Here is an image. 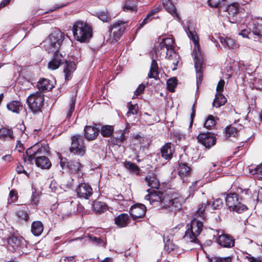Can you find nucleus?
Masks as SVG:
<instances>
[{
  "label": "nucleus",
  "mask_w": 262,
  "mask_h": 262,
  "mask_svg": "<svg viewBox=\"0 0 262 262\" xmlns=\"http://www.w3.org/2000/svg\"><path fill=\"white\" fill-rule=\"evenodd\" d=\"M45 151L46 149L44 147L38 148L37 146L28 148L26 150V156L24 157V161L32 163L34 160L37 167L41 169H49L52 164L49 158L46 156L40 155Z\"/></svg>",
  "instance_id": "obj_2"
},
{
  "label": "nucleus",
  "mask_w": 262,
  "mask_h": 262,
  "mask_svg": "<svg viewBox=\"0 0 262 262\" xmlns=\"http://www.w3.org/2000/svg\"><path fill=\"white\" fill-rule=\"evenodd\" d=\"M84 136L88 140H93L97 137L99 130L97 127L91 126H86L84 129Z\"/></svg>",
  "instance_id": "obj_25"
},
{
  "label": "nucleus",
  "mask_w": 262,
  "mask_h": 262,
  "mask_svg": "<svg viewBox=\"0 0 262 262\" xmlns=\"http://www.w3.org/2000/svg\"><path fill=\"white\" fill-rule=\"evenodd\" d=\"M72 32L74 38L80 42H86L93 37L91 25L83 21H77L73 26Z\"/></svg>",
  "instance_id": "obj_3"
},
{
  "label": "nucleus",
  "mask_w": 262,
  "mask_h": 262,
  "mask_svg": "<svg viewBox=\"0 0 262 262\" xmlns=\"http://www.w3.org/2000/svg\"><path fill=\"white\" fill-rule=\"evenodd\" d=\"M158 66L157 61L153 59L151 61L149 73L148 74V77L149 78L156 79L158 76Z\"/></svg>",
  "instance_id": "obj_38"
},
{
  "label": "nucleus",
  "mask_w": 262,
  "mask_h": 262,
  "mask_svg": "<svg viewBox=\"0 0 262 262\" xmlns=\"http://www.w3.org/2000/svg\"><path fill=\"white\" fill-rule=\"evenodd\" d=\"M145 181L147 185L152 188L158 189L160 182L154 174H148L145 178Z\"/></svg>",
  "instance_id": "obj_31"
},
{
  "label": "nucleus",
  "mask_w": 262,
  "mask_h": 262,
  "mask_svg": "<svg viewBox=\"0 0 262 262\" xmlns=\"http://www.w3.org/2000/svg\"><path fill=\"white\" fill-rule=\"evenodd\" d=\"M162 2L165 10L173 16L177 17L179 19V15L173 4L170 0H162Z\"/></svg>",
  "instance_id": "obj_30"
},
{
  "label": "nucleus",
  "mask_w": 262,
  "mask_h": 262,
  "mask_svg": "<svg viewBox=\"0 0 262 262\" xmlns=\"http://www.w3.org/2000/svg\"><path fill=\"white\" fill-rule=\"evenodd\" d=\"M7 137L10 139L13 138L12 130L5 127L0 129V139Z\"/></svg>",
  "instance_id": "obj_45"
},
{
  "label": "nucleus",
  "mask_w": 262,
  "mask_h": 262,
  "mask_svg": "<svg viewBox=\"0 0 262 262\" xmlns=\"http://www.w3.org/2000/svg\"><path fill=\"white\" fill-rule=\"evenodd\" d=\"M223 206V201L221 199H217L215 201H213L212 204H210L207 202L206 204H202L200 206L197 211H196L195 215L196 216H200L202 217L203 219L204 217V211L205 209L208 211H211L214 209H219Z\"/></svg>",
  "instance_id": "obj_11"
},
{
  "label": "nucleus",
  "mask_w": 262,
  "mask_h": 262,
  "mask_svg": "<svg viewBox=\"0 0 262 262\" xmlns=\"http://www.w3.org/2000/svg\"><path fill=\"white\" fill-rule=\"evenodd\" d=\"M151 20V16L148 13L146 17L139 24V26L137 30L140 29L142 27H143L145 24L148 23L149 21Z\"/></svg>",
  "instance_id": "obj_57"
},
{
  "label": "nucleus",
  "mask_w": 262,
  "mask_h": 262,
  "mask_svg": "<svg viewBox=\"0 0 262 262\" xmlns=\"http://www.w3.org/2000/svg\"><path fill=\"white\" fill-rule=\"evenodd\" d=\"M178 172L181 177L187 176L190 172V168L186 163H180Z\"/></svg>",
  "instance_id": "obj_42"
},
{
  "label": "nucleus",
  "mask_w": 262,
  "mask_h": 262,
  "mask_svg": "<svg viewBox=\"0 0 262 262\" xmlns=\"http://www.w3.org/2000/svg\"><path fill=\"white\" fill-rule=\"evenodd\" d=\"M127 107L128 108L127 114L135 115L137 114L138 107L137 104H133L131 102H128L127 103Z\"/></svg>",
  "instance_id": "obj_52"
},
{
  "label": "nucleus",
  "mask_w": 262,
  "mask_h": 262,
  "mask_svg": "<svg viewBox=\"0 0 262 262\" xmlns=\"http://www.w3.org/2000/svg\"><path fill=\"white\" fill-rule=\"evenodd\" d=\"M76 96H74L71 98L67 109L66 118L69 119L75 110Z\"/></svg>",
  "instance_id": "obj_41"
},
{
  "label": "nucleus",
  "mask_w": 262,
  "mask_h": 262,
  "mask_svg": "<svg viewBox=\"0 0 262 262\" xmlns=\"http://www.w3.org/2000/svg\"><path fill=\"white\" fill-rule=\"evenodd\" d=\"M43 225L41 222H33L31 226V231L35 236L40 235L43 231Z\"/></svg>",
  "instance_id": "obj_36"
},
{
  "label": "nucleus",
  "mask_w": 262,
  "mask_h": 262,
  "mask_svg": "<svg viewBox=\"0 0 262 262\" xmlns=\"http://www.w3.org/2000/svg\"><path fill=\"white\" fill-rule=\"evenodd\" d=\"M60 165L63 170H69L71 173L78 172L81 167V165L78 161H68L66 158H60Z\"/></svg>",
  "instance_id": "obj_12"
},
{
  "label": "nucleus",
  "mask_w": 262,
  "mask_h": 262,
  "mask_svg": "<svg viewBox=\"0 0 262 262\" xmlns=\"http://www.w3.org/2000/svg\"><path fill=\"white\" fill-rule=\"evenodd\" d=\"M238 9V4L237 3H233L228 6L227 11L228 12V17L230 22L234 23L236 21Z\"/></svg>",
  "instance_id": "obj_21"
},
{
  "label": "nucleus",
  "mask_w": 262,
  "mask_h": 262,
  "mask_svg": "<svg viewBox=\"0 0 262 262\" xmlns=\"http://www.w3.org/2000/svg\"><path fill=\"white\" fill-rule=\"evenodd\" d=\"M148 193L145 196V200L155 207L177 211L181 208L184 199L178 194H164L160 191L148 190Z\"/></svg>",
  "instance_id": "obj_1"
},
{
  "label": "nucleus",
  "mask_w": 262,
  "mask_h": 262,
  "mask_svg": "<svg viewBox=\"0 0 262 262\" xmlns=\"http://www.w3.org/2000/svg\"><path fill=\"white\" fill-rule=\"evenodd\" d=\"M145 85L144 84H140L138 86V88L135 91V94L133 97L135 96L137 97L139 95L142 93L145 89Z\"/></svg>",
  "instance_id": "obj_58"
},
{
  "label": "nucleus",
  "mask_w": 262,
  "mask_h": 262,
  "mask_svg": "<svg viewBox=\"0 0 262 262\" xmlns=\"http://www.w3.org/2000/svg\"><path fill=\"white\" fill-rule=\"evenodd\" d=\"M161 8L160 6L155 7L153 9H152L149 12V14L151 16H154L155 14L160 11Z\"/></svg>",
  "instance_id": "obj_62"
},
{
  "label": "nucleus",
  "mask_w": 262,
  "mask_h": 262,
  "mask_svg": "<svg viewBox=\"0 0 262 262\" xmlns=\"http://www.w3.org/2000/svg\"><path fill=\"white\" fill-rule=\"evenodd\" d=\"M226 101V98L222 94V93H219L216 94L215 98L212 103V104L213 106L219 107L224 105Z\"/></svg>",
  "instance_id": "obj_39"
},
{
  "label": "nucleus",
  "mask_w": 262,
  "mask_h": 262,
  "mask_svg": "<svg viewBox=\"0 0 262 262\" xmlns=\"http://www.w3.org/2000/svg\"><path fill=\"white\" fill-rule=\"evenodd\" d=\"M37 87L39 91L44 92L51 90L53 85L49 79L42 78L38 82Z\"/></svg>",
  "instance_id": "obj_33"
},
{
  "label": "nucleus",
  "mask_w": 262,
  "mask_h": 262,
  "mask_svg": "<svg viewBox=\"0 0 262 262\" xmlns=\"http://www.w3.org/2000/svg\"><path fill=\"white\" fill-rule=\"evenodd\" d=\"M151 20V16L148 13L146 17L139 24V26L137 30L140 29L142 27H143L145 24L148 23L149 21Z\"/></svg>",
  "instance_id": "obj_55"
},
{
  "label": "nucleus",
  "mask_w": 262,
  "mask_h": 262,
  "mask_svg": "<svg viewBox=\"0 0 262 262\" xmlns=\"http://www.w3.org/2000/svg\"><path fill=\"white\" fill-rule=\"evenodd\" d=\"M88 237L89 240H90L92 243L95 244L96 245H101L102 246L105 245L104 242L102 241V239L100 237H97L92 234H88L86 236Z\"/></svg>",
  "instance_id": "obj_46"
},
{
  "label": "nucleus",
  "mask_w": 262,
  "mask_h": 262,
  "mask_svg": "<svg viewBox=\"0 0 262 262\" xmlns=\"http://www.w3.org/2000/svg\"><path fill=\"white\" fill-rule=\"evenodd\" d=\"M250 29H244L241 31L239 34L245 38H249V35L251 34Z\"/></svg>",
  "instance_id": "obj_61"
},
{
  "label": "nucleus",
  "mask_w": 262,
  "mask_h": 262,
  "mask_svg": "<svg viewBox=\"0 0 262 262\" xmlns=\"http://www.w3.org/2000/svg\"><path fill=\"white\" fill-rule=\"evenodd\" d=\"M126 130L127 127L123 130H120L116 132L115 136L112 139V143L114 145H120L125 140V134Z\"/></svg>",
  "instance_id": "obj_28"
},
{
  "label": "nucleus",
  "mask_w": 262,
  "mask_h": 262,
  "mask_svg": "<svg viewBox=\"0 0 262 262\" xmlns=\"http://www.w3.org/2000/svg\"><path fill=\"white\" fill-rule=\"evenodd\" d=\"M224 85L225 81L224 80H221L219 81L216 87V93H222L223 91Z\"/></svg>",
  "instance_id": "obj_60"
},
{
  "label": "nucleus",
  "mask_w": 262,
  "mask_h": 262,
  "mask_svg": "<svg viewBox=\"0 0 262 262\" xmlns=\"http://www.w3.org/2000/svg\"><path fill=\"white\" fill-rule=\"evenodd\" d=\"M64 260L65 262H76V259L74 256L65 257Z\"/></svg>",
  "instance_id": "obj_64"
},
{
  "label": "nucleus",
  "mask_w": 262,
  "mask_h": 262,
  "mask_svg": "<svg viewBox=\"0 0 262 262\" xmlns=\"http://www.w3.org/2000/svg\"><path fill=\"white\" fill-rule=\"evenodd\" d=\"M165 53H166L165 57L167 59H168L169 60H172L174 58L175 59V60L172 62L174 66V67L172 68V70H176L177 68H176V66L177 65L179 61L177 58V55L176 52L174 51V47L168 49V50L165 51Z\"/></svg>",
  "instance_id": "obj_35"
},
{
  "label": "nucleus",
  "mask_w": 262,
  "mask_h": 262,
  "mask_svg": "<svg viewBox=\"0 0 262 262\" xmlns=\"http://www.w3.org/2000/svg\"><path fill=\"white\" fill-rule=\"evenodd\" d=\"M71 146L70 150L71 152L83 156L85 152V147L84 145V138L82 136L75 135L71 137Z\"/></svg>",
  "instance_id": "obj_8"
},
{
  "label": "nucleus",
  "mask_w": 262,
  "mask_h": 262,
  "mask_svg": "<svg viewBox=\"0 0 262 262\" xmlns=\"http://www.w3.org/2000/svg\"><path fill=\"white\" fill-rule=\"evenodd\" d=\"M177 84V80L176 77L169 79L167 81V86L168 90L171 92L174 91L175 87Z\"/></svg>",
  "instance_id": "obj_47"
},
{
  "label": "nucleus",
  "mask_w": 262,
  "mask_h": 262,
  "mask_svg": "<svg viewBox=\"0 0 262 262\" xmlns=\"http://www.w3.org/2000/svg\"><path fill=\"white\" fill-rule=\"evenodd\" d=\"M151 20V16L148 13L146 17L139 24V26L137 30L140 29L142 27H143L145 24L148 23L149 21Z\"/></svg>",
  "instance_id": "obj_56"
},
{
  "label": "nucleus",
  "mask_w": 262,
  "mask_h": 262,
  "mask_svg": "<svg viewBox=\"0 0 262 262\" xmlns=\"http://www.w3.org/2000/svg\"><path fill=\"white\" fill-rule=\"evenodd\" d=\"M208 262H221V257L213 256L208 257Z\"/></svg>",
  "instance_id": "obj_63"
},
{
  "label": "nucleus",
  "mask_w": 262,
  "mask_h": 262,
  "mask_svg": "<svg viewBox=\"0 0 262 262\" xmlns=\"http://www.w3.org/2000/svg\"><path fill=\"white\" fill-rule=\"evenodd\" d=\"M251 30L257 38L262 37V18H257L253 22Z\"/></svg>",
  "instance_id": "obj_26"
},
{
  "label": "nucleus",
  "mask_w": 262,
  "mask_h": 262,
  "mask_svg": "<svg viewBox=\"0 0 262 262\" xmlns=\"http://www.w3.org/2000/svg\"><path fill=\"white\" fill-rule=\"evenodd\" d=\"M243 126L241 124H234L227 126L225 129L226 136L227 137H237Z\"/></svg>",
  "instance_id": "obj_22"
},
{
  "label": "nucleus",
  "mask_w": 262,
  "mask_h": 262,
  "mask_svg": "<svg viewBox=\"0 0 262 262\" xmlns=\"http://www.w3.org/2000/svg\"><path fill=\"white\" fill-rule=\"evenodd\" d=\"M7 108L13 113L19 114L23 110V105L21 101L14 100L7 103Z\"/></svg>",
  "instance_id": "obj_29"
},
{
  "label": "nucleus",
  "mask_w": 262,
  "mask_h": 262,
  "mask_svg": "<svg viewBox=\"0 0 262 262\" xmlns=\"http://www.w3.org/2000/svg\"><path fill=\"white\" fill-rule=\"evenodd\" d=\"M242 201V200L238 201L235 205H234L232 208V210L233 211L238 213H242V212H244V211H246L248 209L247 206L241 203Z\"/></svg>",
  "instance_id": "obj_44"
},
{
  "label": "nucleus",
  "mask_w": 262,
  "mask_h": 262,
  "mask_svg": "<svg viewBox=\"0 0 262 262\" xmlns=\"http://www.w3.org/2000/svg\"><path fill=\"white\" fill-rule=\"evenodd\" d=\"M174 47V40L172 38L167 37L162 39L160 42L157 49L160 54L165 53V51Z\"/></svg>",
  "instance_id": "obj_19"
},
{
  "label": "nucleus",
  "mask_w": 262,
  "mask_h": 262,
  "mask_svg": "<svg viewBox=\"0 0 262 262\" xmlns=\"http://www.w3.org/2000/svg\"><path fill=\"white\" fill-rule=\"evenodd\" d=\"M237 257L240 262H262V259L251 256L247 252H242Z\"/></svg>",
  "instance_id": "obj_34"
},
{
  "label": "nucleus",
  "mask_w": 262,
  "mask_h": 262,
  "mask_svg": "<svg viewBox=\"0 0 262 262\" xmlns=\"http://www.w3.org/2000/svg\"><path fill=\"white\" fill-rule=\"evenodd\" d=\"M76 191L78 197L86 199L93 192L91 186L85 183L80 184L76 188Z\"/></svg>",
  "instance_id": "obj_15"
},
{
  "label": "nucleus",
  "mask_w": 262,
  "mask_h": 262,
  "mask_svg": "<svg viewBox=\"0 0 262 262\" xmlns=\"http://www.w3.org/2000/svg\"><path fill=\"white\" fill-rule=\"evenodd\" d=\"M220 40V42L225 48L236 50L238 47V45L235 42V41L230 38L221 37Z\"/></svg>",
  "instance_id": "obj_32"
},
{
  "label": "nucleus",
  "mask_w": 262,
  "mask_h": 262,
  "mask_svg": "<svg viewBox=\"0 0 262 262\" xmlns=\"http://www.w3.org/2000/svg\"><path fill=\"white\" fill-rule=\"evenodd\" d=\"M199 142L207 148H210L214 145L216 142V138L214 135L210 132L201 133L197 137Z\"/></svg>",
  "instance_id": "obj_13"
},
{
  "label": "nucleus",
  "mask_w": 262,
  "mask_h": 262,
  "mask_svg": "<svg viewBox=\"0 0 262 262\" xmlns=\"http://www.w3.org/2000/svg\"><path fill=\"white\" fill-rule=\"evenodd\" d=\"M124 166L131 173L138 175L140 173L139 167L135 164L129 161L124 163Z\"/></svg>",
  "instance_id": "obj_40"
},
{
  "label": "nucleus",
  "mask_w": 262,
  "mask_h": 262,
  "mask_svg": "<svg viewBox=\"0 0 262 262\" xmlns=\"http://www.w3.org/2000/svg\"><path fill=\"white\" fill-rule=\"evenodd\" d=\"M8 248L12 252L18 251L19 253L26 247V241L21 236H12L8 239Z\"/></svg>",
  "instance_id": "obj_9"
},
{
  "label": "nucleus",
  "mask_w": 262,
  "mask_h": 262,
  "mask_svg": "<svg viewBox=\"0 0 262 262\" xmlns=\"http://www.w3.org/2000/svg\"><path fill=\"white\" fill-rule=\"evenodd\" d=\"M58 209L60 210L61 215L64 216H69L75 211V204L73 202H66L59 205Z\"/></svg>",
  "instance_id": "obj_18"
},
{
  "label": "nucleus",
  "mask_w": 262,
  "mask_h": 262,
  "mask_svg": "<svg viewBox=\"0 0 262 262\" xmlns=\"http://www.w3.org/2000/svg\"><path fill=\"white\" fill-rule=\"evenodd\" d=\"M203 227V224L202 222L195 219H193L190 224L187 225V229L184 236L185 241L201 246L198 236L202 231Z\"/></svg>",
  "instance_id": "obj_4"
},
{
  "label": "nucleus",
  "mask_w": 262,
  "mask_h": 262,
  "mask_svg": "<svg viewBox=\"0 0 262 262\" xmlns=\"http://www.w3.org/2000/svg\"><path fill=\"white\" fill-rule=\"evenodd\" d=\"M98 18L103 22L107 21L110 18V15L107 12H103L98 14Z\"/></svg>",
  "instance_id": "obj_54"
},
{
  "label": "nucleus",
  "mask_w": 262,
  "mask_h": 262,
  "mask_svg": "<svg viewBox=\"0 0 262 262\" xmlns=\"http://www.w3.org/2000/svg\"><path fill=\"white\" fill-rule=\"evenodd\" d=\"M146 213V207L143 204H138L132 206L129 213L133 219L143 217Z\"/></svg>",
  "instance_id": "obj_17"
},
{
  "label": "nucleus",
  "mask_w": 262,
  "mask_h": 262,
  "mask_svg": "<svg viewBox=\"0 0 262 262\" xmlns=\"http://www.w3.org/2000/svg\"><path fill=\"white\" fill-rule=\"evenodd\" d=\"M216 122L214 120V117L212 115H209L204 123V126L208 129L211 128L212 127L215 125Z\"/></svg>",
  "instance_id": "obj_49"
},
{
  "label": "nucleus",
  "mask_w": 262,
  "mask_h": 262,
  "mask_svg": "<svg viewBox=\"0 0 262 262\" xmlns=\"http://www.w3.org/2000/svg\"><path fill=\"white\" fill-rule=\"evenodd\" d=\"M217 243L222 247L231 248L234 246V239L228 234H222L218 236Z\"/></svg>",
  "instance_id": "obj_16"
},
{
  "label": "nucleus",
  "mask_w": 262,
  "mask_h": 262,
  "mask_svg": "<svg viewBox=\"0 0 262 262\" xmlns=\"http://www.w3.org/2000/svg\"><path fill=\"white\" fill-rule=\"evenodd\" d=\"M178 247L177 245L174 244L171 242L167 241L165 245V249L168 253L171 252L172 251H174L177 249Z\"/></svg>",
  "instance_id": "obj_53"
},
{
  "label": "nucleus",
  "mask_w": 262,
  "mask_h": 262,
  "mask_svg": "<svg viewBox=\"0 0 262 262\" xmlns=\"http://www.w3.org/2000/svg\"><path fill=\"white\" fill-rule=\"evenodd\" d=\"M254 174L258 175L262 179V164L257 165L254 169Z\"/></svg>",
  "instance_id": "obj_59"
},
{
  "label": "nucleus",
  "mask_w": 262,
  "mask_h": 262,
  "mask_svg": "<svg viewBox=\"0 0 262 262\" xmlns=\"http://www.w3.org/2000/svg\"><path fill=\"white\" fill-rule=\"evenodd\" d=\"M61 34L58 31L51 33L42 42L45 50L49 52L59 53L58 49L60 46Z\"/></svg>",
  "instance_id": "obj_6"
},
{
  "label": "nucleus",
  "mask_w": 262,
  "mask_h": 262,
  "mask_svg": "<svg viewBox=\"0 0 262 262\" xmlns=\"http://www.w3.org/2000/svg\"><path fill=\"white\" fill-rule=\"evenodd\" d=\"M130 221V217L127 213H121L115 218V223L120 227H125Z\"/></svg>",
  "instance_id": "obj_27"
},
{
  "label": "nucleus",
  "mask_w": 262,
  "mask_h": 262,
  "mask_svg": "<svg viewBox=\"0 0 262 262\" xmlns=\"http://www.w3.org/2000/svg\"><path fill=\"white\" fill-rule=\"evenodd\" d=\"M114 131V129L112 126L111 125H105L103 126L101 129V134L104 137H110Z\"/></svg>",
  "instance_id": "obj_43"
},
{
  "label": "nucleus",
  "mask_w": 262,
  "mask_h": 262,
  "mask_svg": "<svg viewBox=\"0 0 262 262\" xmlns=\"http://www.w3.org/2000/svg\"><path fill=\"white\" fill-rule=\"evenodd\" d=\"M249 191V189L242 190L241 188L237 189L236 193H231L228 194L226 197V202L227 205L230 208H233L234 205L239 200L244 199V195H248Z\"/></svg>",
  "instance_id": "obj_10"
},
{
  "label": "nucleus",
  "mask_w": 262,
  "mask_h": 262,
  "mask_svg": "<svg viewBox=\"0 0 262 262\" xmlns=\"http://www.w3.org/2000/svg\"><path fill=\"white\" fill-rule=\"evenodd\" d=\"M16 215L19 218L25 221H27L29 217L26 210L25 209L18 210L16 212Z\"/></svg>",
  "instance_id": "obj_51"
},
{
  "label": "nucleus",
  "mask_w": 262,
  "mask_h": 262,
  "mask_svg": "<svg viewBox=\"0 0 262 262\" xmlns=\"http://www.w3.org/2000/svg\"><path fill=\"white\" fill-rule=\"evenodd\" d=\"M174 149L170 143L165 144L161 149V156L166 160H169L172 157Z\"/></svg>",
  "instance_id": "obj_24"
},
{
  "label": "nucleus",
  "mask_w": 262,
  "mask_h": 262,
  "mask_svg": "<svg viewBox=\"0 0 262 262\" xmlns=\"http://www.w3.org/2000/svg\"><path fill=\"white\" fill-rule=\"evenodd\" d=\"M43 102V95L38 92L30 95L27 99L29 108L33 113H36L41 110Z\"/></svg>",
  "instance_id": "obj_7"
},
{
  "label": "nucleus",
  "mask_w": 262,
  "mask_h": 262,
  "mask_svg": "<svg viewBox=\"0 0 262 262\" xmlns=\"http://www.w3.org/2000/svg\"><path fill=\"white\" fill-rule=\"evenodd\" d=\"M123 11H136V6L135 3H132L130 1H126L123 6Z\"/></svg>",
  "instance_id": "obj_48"
},
{
  "label": "nucleus",
  "mask_w": 262,
  "mask_h": 262,
  "mask_svg": "<svg viewBox=\"0 0 262 262\" xmlns=\"http://www.w3.org/2000/svg\"><path fill=\"white\" fill-rule=\"evenodd\" d=\"M226 0H208V3L212 7L220 8L225 3Z\"/></svg>",
  "instance_id": "obj_50"
},
{
  "label": "nucleus",
  "mask_w": 262,
  "mask_h": 262,
  "mask_svg": "<svg viewBox=\"0 0 262 262\" xmlns=\"http://www.w3.org/2000/svg\"><path fill=\"white\" fill-rule=\"evenodd\" d=\"M76 70V64L73 61H66L64 66L63 72L65 79L69 80L71 79L73 72Z\"/></svg>",
  "instance_id": "obj_23"
},
{
  "label": "nucleus",
  "mask_w": 262,
  "mask_h": 262,
  "mask_svg": "<svg viewBox=\"0 0 262 262\" xmlns=\"http://www.w3.org/2000/svg\"><path fill=\"white\" fill-rule=\"evenodd\" d=\"M188 36L192 40L194 47L192 53V56L195 63V68L197 74V77H199L201 81V78L202 77V74L201 72V69L202 66V60L200 52V45L198 40V37L195 31L190 30L189 28L186 30Z\"/></svg>",
  "instance_id": "obj_5"
},
{
  "label": "nucleus",
  "mask_w": 262,
  "mask_h": 262,
  "mask_svg": "<svg viewBox=\"0 0 262 262\" xmlns=\"http://www.w3.org/2000/svg\"><path fill=\"white\" fill-rule=\"evenodd\" d=\"M93 208L96 213H101L107 210V206L103 202L95 201L93 203Z\"/></svg>",
  "instance_id": "obj_37"
},
{
  "label": "nucleus",
  "mask_w": 262,
  "mask_h": 262,
  "mask_svg": "<svg viewBox=\"0 0 262 262\" xmlns=\"http://www.w3.org/2000/svg\"><path fill=\"white\" fill-rule=\"evenodd\" d=\"M125 23L124 21L118 20L111 26L109 29V31L111 32L113 31L114 36V40L115 41H117L123 34L125 30V27L124 26Z\"/></svg>",
  "instance_id": "obj_14"
},
{
  "label": "nucleus",
  "mask_w": 262,
  "mask_h": 262,
  "mask_svg": "<svg viewBox=\"0 0 262 262\" xmlns=\"http://www.w3.org/2000/svg\"><path fill=\"white\" fill-rule=\"evenodd\" d=\"M64 62V58L59 53L54 54L52 59L48 63V68L54 70L59 68Z\"/></svg>",
  "instance_id": "obj_20"
}]
</instances>
